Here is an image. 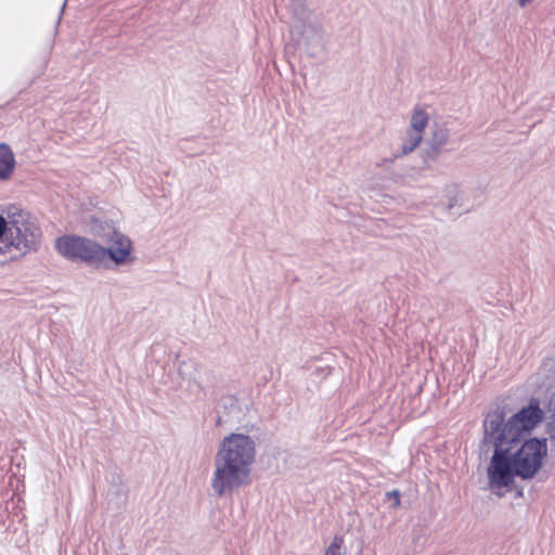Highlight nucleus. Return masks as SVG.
I'll list each match as a JSON object with an SVG mask.
<instances>
[{
  "label": "nucleus",
  "instance_id": "nucleus-7",
  "mask_svg": "<svg viewBox=\"0 0 555 555\" xmlns=\"http://www.w3.org/2000/svg\"><path fill=\"white\" fill-rule=\"evenodd\" d=\"M546 454V440L531 438L526 440L517 451L509 455L513 459V464H515L517 476L531 478L541 468Z\"/></svg>",
  "mask_w": 555,
  "mask_h": 555
},
{
  "label": "nucleus",
  "instance_id": "nucleus-4",
  "mask_svg": "<svg viewBox=\"0 0 555 555\" xmlns=\"http://www.w3.org/2000/svg\"><path fill=\"white\" fill-rule=\"evenodd\" d=\"M509 444L507 441H502L500 446L496 443L485 444L483 437L479 447L481 455L485 456L493 451L487 476L490 489L498 495L503 494L504 489L514 482L517 475L515 464H513V459L509 455Z\"/></svg>",
  "mask_w": 555,
  "mask_h": 555
},
{
  "label": "nucleus",
  "instance_id": "nucleus-2",
  "mask_svg": "<svg viewBox=\"0 0 555 555\" xmlns=\"http://www.w3.org/2000/svg\"><path fill=\"white\" fill-rule=\"evenodd\" d=\"M543 418L539 401L532 399L528 406L521 409L507 422L500 411L489 412L483 422L485 444L502 441L516 442L524 433L533 429Z\"/></svg>",
  "mask_w": 555,
  "mask_h": 555
},
{
  "label": "nucleus",
  "instance_id": "nucleus-8",
  "mask_svg": "<svg viewBox=\"0 0 555 555\" xmlns=\"http://www.w3.org/2000/svg\"><path fill=\"white\" fill-rule=\"evenodd\" d=\"M429 113L423 106H414L409 116V125L401 143L400 155L412 153L423 141L425 129L429 122Z\"/></svg>",
  "mask_w": 555,
  "mask_h": 555
},
{
  "label": "nucleus",
  "instance_id": "nucleus-3",
  "mask_svg": "<svg viewBox=\"0 0 555 555\" xmlns=\"http://www.w3.org/2000/svg\"><path fill=\"white\" fill-rule=\"evenodd\" d=\"M2 256L18 259L36 251L41 242V231L29 214L17 211L9 217Z\"/></svg>",
  "mask_w": 555,
  "mask_h": 555
},
{
  "label": "nucleus",
  "instance_id": "nucleus-13",
  "mask_svg": "<svg viewBox=\"0 0 555 555\" xmlns=\"http://www.w3.org/2000/svg\"><path fill=\"white\" fill-rule=\"evenodd\" d=\"M302 36H304L306 42L310 43L314 39L315 40L321 39L322 34H321L320 27H318L317 25L309 24L305 27Z\"/></svg>",
  "mask_w": 555,
  "mask_h": 555
},
{
  "label": "nucleus",
  "instance_id": "nucleus-10",
  "mask_svg": "<svg viewBox=\"0 0 555 555\" xmlns=\"http://www.w3.org/2000/svg\"><path fill=\"white\" fill-rule=\"evenodd\" d=\"M16 160L11 146L4 142L0 143V181H8L12 178Z\"/></svg>",
  "mask_w": 555,
  "mask_h": 555
},
{
  "label": "nucleus",
  "instance_id": "nucleus-14",
  "mask_svg": "<svg viewBox=\"0 0 555 555\" xmlns=\"http://www.w3.org/2000/svg\"><path fill=\"white\" fill-rule=\"evenodd\" d=\"M8 223H9V219H7L2 215H0V256H2L4 237L7 235V230L9 227Z\"/></svg>",
  "mask_w": 555,
  "mask_h": 555
},
{
  "label": "nucleus",
  "instance_id": "nucleus-18",
  "mask_svg": "<svg viewBox=\"0 0 555 555\" xmlns=\"http://www.w3.org/2000/svg\"><path fill=\"white\" fill-rule=\"evenodd\" d=\"M550 411H551L552 414H555V397H554V400L551 402Z\"/></svg>",
  "mask_w": 555,
  "mask_h": 555
},
{
  "label": "nucleus",
  "instance_id": "nucleus-15",
  "mask_svg": "<svg viewBox=\"0 0 555 555\" xmlns=\"http://www.w3.org/2000/svg\"><path fill=\"white\" fill-rule=\"evenodd\" d=\"M386 496H387L388 499H391V500H392V504H391V506H392L393 508H397V507H399V506H400L401 501H400V493H399V491H397V490L389 491V492H387V493H386Z\"/></svg>",
  "mask_w": 555,
  "mask_h": 555
},
{
  "label": "nucleus",
  "instance_id": "nucleus-12",
  "mask_svg": "<svg viewBox=\"0 0 555 555\" xmlns=\"http://www.w3.org/2000/svg\"><path fill=\"white\" fill-rule=\"evenodd\" d=\"M324 555H347L344 546V539L339 535H335L326 547Z\"/></svg>",
  "mask_w": 555,
  "mask_h": 555
},
{
  "label": "nucleus",
  "instance_id": "nucleus-16",
  "mask_svg": "<svg viewBox=\"0 0 555 555\" xmlns=\"http://www.w3.org/2000/svg\"><path fill=\"white\" fill-rule=\"evenodd\" d=\"M547 433L552 440H555V414L551 413L550 422L547 424Z\"/></svg>",
  "mask_w": 555,
  "mask_h": 555
},
{
  "label": "nucleus",
  "instance_id": "nucleus-9",
  "mask_svg": "<svg viewBox=\"0 0 555 555\" xmlns=\"http://www.w3.org/2000/svg\"><path fill=\"white\" fill-rule=\"evenodd\" d=\"M438 206L450 215L468 211V199L462 185L455 181L446 182L438 195Z\"/></svg>",
  "mask_w": 555,
  "mask_h": 555
},
{
  "label": "nucleus",
  "instance_id": "nucleus-6",
  "mask_svg": "<svg viewBox=\"0 0 555 555\" xmlns=\"http://www.w3.org/2000/svg\"><path fill=\"white\" fill-rule=\"evenodd\" d=\"M137 257L132 240L118 230H113L106 246L102 245L101 269H119L130 267Z\"/></svg>",
  "mask_w": 555,
  "mask_h": 555
},
{
  "label": "nucleus",
  "instance_id": "nucleus-1",
  "mask_svg": "<svg viewBox=\"0 0 555 555\" xmlns=\"http://www.w3.org/2000/svg\"><path fill=\"white\" fill-rule=\"evenodd\" d=\"M257 446L253 437L231 433L219 443L214 456L210 488L218 498L231 495L250 482Z\"/></svg>",
  "mask_w": 555,
  "mask_h": 555
},
{
  "label": "nucleus",
  "instance_id": "nucleus-17",
  "mask_svg": "<svg viewBox=\"0 0 555 555\" xmlns=\"http://www.w3.org/2000/svg\"><path fill=\"white\" fill-rule=\"evenodd\" d=\"M534 0H517V4L520 8H526L527 5L531 4Z\"/></svg>",
  "mask_w": 555,
  "mask_h": 555
},
{
  "label": "nucleus",
  "instance_id": "nucleus-5",
  "mask_svg": "<svg viewBox=\"0 0 555 555\" xmlns=\"http://www.w3.org/2000/svg\"><path fill=\"white\" fill-rule=\"evenodd\" d=\"M60 255L72 261H80L101 269L102 245L91 238L78 235H64L55 242Z\"/></svg>",
  "mask_w": 555,
  "mask_h": 555
},
{
  "label": "nucleus",
  "instance_id": "nucleus-11",
  "mask_svg": "<svg viewBox=\"0 0 555 555\" xmlns=\"http://www.w3.org/2000/svg\"><path fill=\"white\" fill-rule=\"evenodd\" d=\"M450 131L443 125L435 124L431 129V137L429 139L430 151L435 156H438L441 150L449 143Z\"/></svg>",
  "mask_w": 555,
  "mask_h": 555
}]
</instances>
